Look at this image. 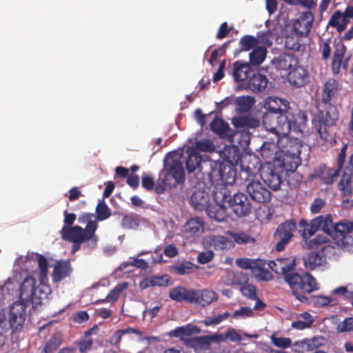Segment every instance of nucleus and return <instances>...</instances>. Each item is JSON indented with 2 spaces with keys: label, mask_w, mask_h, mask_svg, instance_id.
<instances>
[{
  "label": "nucleus",
  "mask_w": 353,
  "mask_h": 353,
  "mask_svg": "<svg viewBox=\"0 0 353 353\" xmlns=\"http://www.w3.org/2000/svg\"><path fill=\"white\" fill-rule=\"evenodd\" d=\"M31 259L37 263V269L33 271L32 275L23 280L19 288V302L26 305L39 303L41 300L47 299L51 292L50 286L46 284L48 274L47 259L38 254H33Z\"/></svg>",
  "instance_id": "obj_1"
},
{
  "label": "nucleus",
  "mask_w": 353,
  "mask_h": 353,
  "mask_svg": "<svg viewBox=\"0 0 353 353\" xmlns=\"http://www.w3.org/2000/svg\"><path fill=\"white\" fill-rule=\"evenodd\" d=\"M183 153L174 151L169 153L164 160V169L160 172L156 192L163 193L166 188L179 184L184 179Z\"/></svg>",
  "instance_id": "obj_2"
},
{
  "label": "nucleus",
  "mask_w": 353,
  "mask_h": 353,
  "mask_svg": "<svg viewBox=\"0 0 353 353\" xmlns=\"http://www.w3.org/2000/svg\"><path fill=\"white\" fill-rule=\"evenodd\" d=\"M97 228V223L91 220L89 221L84 230L80 226L70 228L65 225L61 230L62 236L64 239L74 243L72 252L74 253L79 249V245L86 241H88V245L90 248L96 246L97 238L94 235V232Z\"/></svg>",
  "instance_id": "obj_3"
},
{
  "label": "nucleus",
  "mask_w": 353,
  "mask_h": 353,
  "mask_svg": "<svg viewBox=\"0 0 353 353\" xmlns=\"http://www.w3.org/2000/svg\"><path fill=\"white\" fill-rule=\"evenodd\" d=\"M289 114L266 113L263 117V125L267 131L275 136L278 143L282 137H286L291 129Z\"/></svg>",
  "instance_id": "obj_4"
},
{
  "label": "nucleus",
  "mask_w": 353,
  "mask_h": 353,
  "mask_svg": "<svg viewBox=\"0 0 353 353\" xmlns=\"http://www.w3.org/2000/svg\"><path fill=\"white\" fill-rule=\"evenodd\" d=\"M280 68L289 70L288 81L294 86L301 87L308 81V74L291 54H286L279 61Z\"/></svg>",
  "instance_id": "obj_5"
},
{
  "label": "nucleus",
  "mask_w": 353,
  "mask_h": 353,
  "mask_svg": "<svg viewBox=\"0 0 353 353\" xmlns=\"http://www.w3.org/2000/svg\"><path fill=\"white\" fill-rule=\"evenodd\" d=\"M288 285L292 289L294 295L301 302L305 301L307 299L305 296L298 294L296 290H301L304 292L310 293L319 289L314 278L307 273L303 275L297 273L294 274L292 280L288 279Z\"/></svg>",
  "instance_id": "obj_6"
},
{
  "label": "nucleus",
  "mask_w": 353,
  "mask_h": 353,
  "mask_svg": "<svg viewBox=\"0 0 353 353\" xmlns=\"http://www.w3.org/2000/svg\"><path fill=\"white\" fill-rule=\"evenodd\" d=\"M353 232V221H343L334 225L330 235L333 238L336 244L340 247L349 249V245L353 241L350 234Z\"/></svg>",
  "instance_id": "obj_7"
},
{
  "label": "nucleus",
  "mask_w": 353,
  "mask_h": 353,
  "mask_svg": "<svg viewBox=\"0 0 353 353\" xmlns=\"http://www.w3.org/2000/svg\"><path fill=\"white\" fill-rule=\"evenodd\" d=\"M214 198L216 205L206 209L207 214L212 219L219 222L223 221L227 217L226 210L228 206L225 201L228 198V190H215L214 192Z\"/></svg>",
  "instance_id": "obj_8"
},
{
  "label": "nucleus",
  "mask_w": 353,
  "mask_h": 353,
  "mask_svg": "<svg viewBox=\"0 0 353 353\" xmlns=\"http://www.w3.org/2000/svg\"><path fill=\"white\" fill-rule=\"evenodd\" d=\"M268 267L279 274H281L285 281L288 283V279L292 280L294 274L295 266V259L294 257L279 258L276 260L269 261L267 264Z\"/></svg>",
  "instance_id": "obj_9"
},
{
  "label": "nucleus",
  "mask_w": 353,
  "mask_h": 353,
  "mask_svg": "<svg viewBox=\"0 0 353 353\" xmlns=\"http://www.w3.org/2000/svg\"><path fill=\"white\" fill-rule=\"evenodd\" d=\"M296 225L294 221H288L281 224L275 232V238L278 240L276 248L281 251L292 239L296 231Z\"/></svg>",
  "instance_id": "obj_10"
},
{
  "label": "nucleus",
  "mask_w": 353,
  "mask_h": 353,
  "mask_svg": "<svg viewBox=\"0 0 353 353\" xmlns=\"http://www.w3.org/2000/svg\"><path fill=\"white\" fill-rule=\"evenodd\" d=\"M228 208L231 207L234 212L239 216H246L250 212V204L247 196L242 193H236L231 197L228 194V198L225 201Z\"/></svg>",
  "instance_id": "obj_11"
},
{
  "label": "nucleus",
  "mask_w": 353,
  "mask_h": 353,
  "mask_svg": "<svg viewBox=\"0 0 353 353\" xmlns=\"http://www.w3.org/2000/svg\"><path fill=\"white\" fill-rule=\"evenodd\" d=\"M26 304L21 302H15L10 309L9 322L12 328L19 329L23 325L26 320Z\"/></svg>",
  "instance_id": "obj_12"
},
{
  "label": "nucleus",
  "mask_w": 353,
  "mask_h": 353,
  "mask_svg": "<svg viewBox=\"0 0 353 353\" xmlns=\"http://www.w3.org/2000/svg\"><path fill=\"white\" fill-rule=\"evenodd\" d=\"M247 192L253 200L259 203L269 201L270 192L263 187L259 181H250L247 185Z\"/></svg>",
  "instance_id": "obj_13"
},
{
  "label": "nucleus",
  "mask_w": 353,
  "mask_h": 353,
  "mask_svg": "<svg viewBox=\"0 0 353 353\" xmlns=\"http://www.w3.org/2000/svg\"><path fill=\"white\" fill-rule=\"evenodd\" d=\"M190 303H196L201 306L209 305L217 299L216 293L212 290H192Z\"/></svg>",
  "instance_id": "obj_14"
},
{
  "label": "nucleus",
  "mask_w": 353,
  "mask_h": 353,
  "mask_svg": "<svg viewBox=\"0 0 353 353\" xmlns=\"http://www.w3.org/2000/svg\"><path fill=\"white\" fill-rule=\"evenodd\" d=\"M264 107L269 111L268 113H278L283 114L287 113L289 108V103L282 99L271 97L265 100Z\"/></svg>",
  "instance_id": "obj_15"
},
{
  "label": "nucleus",
  "mask_w": 353,
  "mask_h": 353,
  "mask_svg": "<svg viewBox=\"0 0 353 353\" xmlns=\"http://www.w3.org/2000/svg\"><path fill=\"white\" fill-rule=\"evenodd\" d=\"M236 170L232 165H223L219 171V176L221 183L216 186V190H226L225 188L222 189L221 185H231L234 183L236 181Z\"/></svg>",
  "instance_id": "obj_16"
},
{
  "label": "nucleus",
  "mask_w": 353,
  "mask_h": 353,
  "mask_svg": "<svg viewBox=\"0 0 353 353\" xmlns=\"http://www.w3.org/2000/svg\"><path fill=\"white\" fill-rule=\"evenodd\" d=\"M323 339L321 337H314L296 341L293 344V351L295 352H304L316 349L323 345Z\"/></svg>",
  "instance_id": "obj_17"
},
{
  "label": "nucleus",
  "mask_w": 353,
  "mask_h": 353,
  "mask_svg": "<svg viewBox=\"0 0 353 353\" xmlns=\"http://www.w3.org/2000/svg\"><path fill=\"white\" fill-rule=\"evenodd\" d=\"M206 247L215 250H224L233 245L232 241L223 236H208L204 239Z\"/></svg>",
  "instance_id": "obj_18"
},
{
  "label": "nucleus",
  "mask_w": 353,
  "mask_h": 353,
  "mask_svg": "<svg viewBox=\"0 0 353 353\" xmlns=\"http://www.w3.org/2000/svg\"><path fill=\"white\" fill-rule=\"evenodd\" d=\"M72 271L69 262L65 261H57L53 265L52 279L54 283L59 282L68 276Z\"/></svg>",
  "instance_id": "obj_19"
},
{
  "label": "nucleus",
  "mask_w": 353,
  "mask_h": 353,
  "mask_svg": "<svg viewBox=\"0 0 353 353\" xmlns=\"http://www.w3.org/2000/svg\"><path fill=\"white\" fill-rule=\"evenodd\" d=\"M345 50L343 44H336L332 61V70L336 74L339 72L341 68L345 70L347 68V59H344Z\"/></svg>",
  "instance_id": "obj_20"
},
{
  "label": "nucleus",
  "mask_w": 353,
  "mask_h": 353,
  "mask_svg": "<svg viewBox=\"0 0 353 353\" xmlns=\"http://www.w3.org/2000/svg\"><path fill=\"white\" fill-rule=\"evenodd\" d=\"M203 230V221L199 218L190 219L184 225V232L189 237L199 236Z\"/></svg>",
  "instance_id": "obj_21"
},
{
  "label": "nucleus",
  "mask_w": 353,
  "mask_h": 353,
  "mask_svg": "<svg viewBox=\"0 0 353 353\" xmlns=\"http://www.w3.org/2000/svg\"><path fill=\"white\" fill-rule=\"evenodd\" d=\"M251 72L250 64L236 61L233 65V76L236 81H243L246 80Z\"/></svg>",
  "instance_id": "obj_22"
},
{
  "label": "nucleus",
  "mask_w": 353,
  "mask_h": 353,
  "mask_svg": "<svg viewBox=\"0 0 353 353\" xmlns=\"http://www.w3.org/2000/svg\"><path fill=\"white\" fill-rule=\"evenodd\" d=\"M186 154L188 155L185 160L187 170L189 172H194L199 168L201 161V157L195 151L194 147H188L186 150Z\"/></svg>",
  "instance_id": "obj_23"
},
{
  "label": "nucleus",
  "mask_w": 353,
  "mask_h": 353,
  "mask_svg": "<svg viewBox=\"0 0 353 353\" xmlns=\"http://www.w3.org/2000/svg\"><path fill=\"white\" fill-rule=\"evenodd\" d=\"M191 203L194 208L197 210L207 209L208 208L209 195L203 191H195L191 196Z\"/></svg>",
  "instance_id": "obj_24"
},
{
  "label": "nucleus",
  "mask_w": 353,
  "mask_h": 353,
  "mask_svg": "<svg viewBox=\"0 0 353 353\" xmlns=\"http://www.w3.org/2000/svg\"><path fill=\"white\" fill-rule=\"evenodd\" d=\"M268 79L265 76L260 74H254L248 81V87L254 91H261L268 85Z\"/></svg>",
  "instance_id": "obj_25"
},
{
  "label": "nucleus",
  "mask_w": 353,
  "mask_h": 353,
  "mask_svg": "<svg viewBox=\"0 0 353 353\" xmlns=\"http://www.w3.org/2000/svg\"><path fill=\"white\" fill-rule=\"evenodd\" d=\"M200 332V330L192 325L188 324L185 326L179 327L170 332V335L175 337H179L181 339H185L186 336H189L193 334H197Z\"/></svg>",
  "instance_id": "obj_26"
},
{
  "label": "nucleus",
  "mask_w": 353,
  "mask_h": 353,
  "mask_svg": "<svg viewBox=\"0 0 353 353\" xmlns=\"http://www.w3.org/2000/svg\"><path fill=\"white\" fill-rule=\"evenodd\" d=\"M221 155L223 158L230 163L229 165L236 164L239 159V151L237 147L234 145L226 146L221 151Z\"/></svg>",
  "instance_id": "obj_27"
},
{
  "label": "nucleus",
  "mask_w": 353,
  "mask_h": 353,
  "mask_svg": "<svg viewBox=\"0 0 353 353\" xmlns=\"http://www.w3.org/2000/svg\"><path fill=\"white\" fill-rule=\"evenodd\" d=\"M192 294V290L183 287H176L170 292V297L176 301H187L190 303Z\"/></svg>",
  "instance_id": "obj_28"
},
{
  "label": "nucleus",
  "mask_w": 353,
  "mask_h": 353,
  "mask_svg": "<svg viewBox=\"0 0 353 353\" xmlns=\"http://www.w3.org/2000/svg\"><path fill=\"white\" fill-rule=\"evenodd\" d=\"M267 55V50L263 47L254 48L250 53V62L252 65H259L265 60Z\"/></svg>",
  "instance_id": "obj_29"
},
{
  "label": "nucleus",
  "mask_w": 353,
  "mask_h": 353,
  "mask_svg": "<svg viewBox=\"0 0 353 353\" xmlns=\"http://www.w3.org/2000/svg\"><path fill=\"white\" fill-rule=\"evenodd\" d=\"M277 150L276 143H265L261 148V154L264 158L270 160H279L281 157L278 154Z\"/></svg>",
  "instance_id": "obj_30"
},
{
  "label": "nucleus",
  "mask_w": 353,
  "mask_h": 353,
  "mask_svg": "<svg viewBox=\"0 0 353 353\" xmlns=\"http://www.w3.org/2000/svg\"><path fill=\"white\" fill-rule=\"evenodd\" d=\"M339 88V83L335 79H329L327 81H326L323 88V100L325 102L328 101L332 97L335 95Z\"/></svg>",
  "instance_id": "obj_31"
},
{
  "label": "nucleus",
  "mask_w": 353,
  "mask_h": 353,
  "mask_svg": "<svg viewBox=\"0 0 353 353\" xmlns=\"http://www.w3.org/2000/svg\"><path fill=\"white\" fill-rule=\"evenodd\" d=\"M210 128L214 132L220 136L230 137L228 125L219 118L216 117L210 123Z\"/></svg>",
  "instance_id": "obj_32"
},
{
  "label": "nucleus",
  "mask_w": 353,
  "mask_h": 353,
  "mask_svg": "<svg viewBox=\"0 0 353 353\" xmlns=\"http://www.w3.org/2000/svg\"><path fill=\"white\" fill-rule=\"evenodd\" d=\"M323 222V217H317L308 224L307 227L301 232L302 237L306 240L311 237L321 227Z\"/></svg>",
  "instance_id": "obj_33"
},
{
  "label": "nucleus",
  "mask_w": 353,
  "mask_h": 353,
  "mask_svg": "<svg viewBox=\"0 0 353 353\" xmlns=\"http://www.w3.org/2000/svg\"><path fill=\"white\" fill-rule=\"evenodd\" d=\"M232 124L236 128H254L259 125V121L246 117H236L232 119Z\"/></svg>",
  "instance_id": "obj_34"
},
{
  "label": "nucleus",
  "mask_w": 353,
  "mask_h": 353,
  "mask_svg": "<svg viewBox=\"0 0 353 353\" xmlns=\"http://www.w3.org/2000/svg\"><path fill=\"white\" fill-rule=\"evenodd\" d=\"M263 179L265 183L272 189L276 190L279 189L281 179L278 174L274 172L263 173Z\"/></svg>",
  "instance_id": "obj_35"
},
{
  "label": "nucleus",
  "mask_w": 353,
  "mask_h": 353,
  "mask_svg": "<svg viewBox=\"0 0 353 353\" xmlns=\"http://www.w3.org/2000/svg\"><path fill=\"white\" fill-rule=\"evenodd\" d=\"M313 322L311 315L307 312L302 314L300 319L294 321L292 327L297 330H303L309 327Z\"/></svg>",
  "instance_id": "obj_36"
},
{
  "label": "nucleus",
  "mask_w": 353,
  "mask_h": 353,
  "mask_svg": "<svg viewBox=\"0 0 353 353\" xmlns=\"http://www.w3.org/2000/svg\"><path fill=\"white\" fill-rule=\"evenodd\" d=\"M325 262V259L320 254L312 252L305 259V265L311 269L321 266Z\"/></svg>",
  "instance_id": "obj_37"
},
{
  "label": "nucleus",
  "mask_w": 353,
  "mask_h": 353,
  "mask_svg": "<svg viewBox=\"0 0 353 353\" xmlns=\"http://www.w3.org/2000/svg\"><path fill=\"white\" fill-rule=\"evenodd\" d=\"M237 265L243 269H250L254 272L256 268H259L261 259H239L236 261Z\"/></svg>",
  "instance_id": "obj_38"
},
{
  "label": "nucleus",
  "mask_w": 353,
  "mask_h": 353,
  "mask_svg": "<svg viewBox=\"0 0 353 353\" xmlns=\"http://www.w3.org/2000/svg\"><path fill=\"white\" fill-rule=\"evenodd\" d=\"M286 28L293 30L295 34L305 36L311 28V23H287Z\"/></svg>",
  "instance_id": "obj_39"
},
{
  "label": "nucleus",
  "mask_w": 353,
  "mask_h": 353,
  "mask_svg": "<svg viewBox=\"0 0 353 353\" xmlns=\"http://www.w3.org/2000/svg\"><path fill=\"white\" fill-rule=\"evenodd\" d=\"M259 268H256L253 272L254 276L259 280L270 281L272 279L271 273H270L265 268L266 263L261 260Z\"/></svg>",
  "instance_id": "obj_40"
},
{
  "label": "nucleus",
  "mask_w": 353,
  "mask_h": 353,
  "mask_svg": "<svg viewBox=\"0 0 353 353\" xmlns=\"http://www.w3.org/2000/svg\"><path fill=\"white\" fill-rule=\"evenodd\" d=\"M339 119V110L334 105H329L327 110L325 118V125H332L336 123Z\"/></svg>",
  "instance_id": "obj_41"
},
{
  "label": "nucleus",
  "mask_w": 353,
  "mask_h": 353,
  "mask_svg": "<svg viewBox=\"0 0 353 353\" xmlns=\"http://www.w3.org/2000/svg\"><path fill=\"white\" fill-rule=\"evenodd\" d=\"M336 330L338 333L353 332V318H346L337 323Z\"/></svg>",
  "instance_id": "obj_42"
},
{
  "label": "nucleus",
  "mask_w": 353,
  "mask_h": 353,
  "mask_svg": "<svg viewBox=\"0 0 353 353\" xmlns=\"http://www.w3.org/2000/svg\"><path fill=\"white\" fill-rule=\"evenodd\" d=\"M225 341L229 340L233 343H240L243 340V334L241 330L234 328L228 329L225 333Z\"/></svg>",
  "instance_id": "obj_43"
},
{
  "label": "nucleus",
  "mask_w": 353,
  "mask_h": 353,
  "mask_svg": "<svg viewBox=\"0 0 353 353\" xmlns=\"http://www.w3.org/2000/svg\"><path fill=\"white\" fill-rule=\"evenodd\" d=\"M307 121V117L303 112H299L294 121L293 123H291V129H294L295 131H303L305 123Z\"/></svg>",
  "instance_id": "obj_44"
},
{
  "label": "nucleus",
  "mask_w": 353,
  "mask_h": 353,
  "mask_svg": "<svg viewBox=\"0 0 353 353\" xmlns=\"http://www.w3.org/2000/svg\"><path fill=\"white\" fill-rule=\"evenodd\" d=\"M339 188L343 191L344 194H350L352 191V177L349 174H343L340 182L339 183Z\"/></svg>",
  "instance_id": "obj_45"
},
{
  "label": "nucleus",
  "mask_w": 353,
  "mask_h": 353,
  "mask_svg": "<svg viewBox=\"0 0 353 353\" xmlns=\"http://www.w3.org/2000/svg\"><path fill=\"white\" fill-rule=\"evenodd\" d=\"M272 343L277 347L285 349L292 344L291 339L287 337H278L274 334L270 336Z\"/></svg>",
  "instance_id": "obj_46"
},
{
  "label": "nucleus",
  "mask_w": 353,
  "mask_h": 353,
  "mask_svg": "<svg viewBox=\"0 0 353 353\" xmlns=\"http://www.w3.org/2000/svg\"><path fill=\"white\" fill-rule=\"evenodd\" d=\"M239 109L242 112L248 111L254 103V100L251 97H241L237 99Z\"/></svg>",
  "instance_id": "obj_47"
},
{
  "label": "nucleus",
  "mask_w": 353,
  "mask_h": 353,
  "mask_svg": "<svg viewBox=\"0 0 353 353\" xmlns=\"http://www.w3.org/2000/svg\"><path fill=\"white\" fill-rule=\"evenodd\" d=\"M234 241L239 244L253 243L254 239L245 232H231Z\"/></svg>",
  "instance_id": "obj_48"
},
{
  "label": "nucleus",
  "mask_w": 353,
  "mask_h": 353,
  "mask_svg": "<svg viewBox=\"0 0 353 353\" xmlns=\"http://www.w3.org/2000/svg\"><path fill=\"white\" fill-rule=\"evenodd\" d=\"M253 316V309L250 307H241L234 311L232 314V318L235 319H244Z\"/></svg>",
  "instance_id": "obj_49"
},
{
  "label": "nucleus",
  "mask_w": 353,
  "mask_h": 353,
  "mask_svg": "<svg viewBox=\"0 0 353 353\" xmlns=\"http://www.w3.org/2000/svg\"><path fill=\"white\" fill-rule=\"evenodd\" d=\"M195 151L196 150L201 151V152H212L214 150V146L212 144V143L208 140H201L199 141L196 142L195 143Z\"/></svg>",
  "instance_id": "obj_50"
},
{
  "label": "nucleus",
  "mask_w": 353,
  "mask_h": 353,
  "mask_svg": "<svg viewBox=\"0 0 353 353\" xmlns=\"http://www.w3.org/2000/svg\"><path fill=\"white\" fill-rule=\"evenodd\" d=\"M240 43L243 50H249L252 48H256L259 41L253 37L245 36L241 39Z\"/></svg>",
  "instance_id": "obj_51"
},
{
  "label": "nucleus",
  "mask_w": 353,
  "mask_h": 353,
  "mask_svg": "<svg viewBox=\"0 0 353 353\" xmlns=\"http://www.w3.org/2000/svg\"><path fill=\"white\" fill-rule=\"evenodd\" d=\"M97 218L100 221H103L109 217L110 212L107 205L104 201H99L97 207Z\"/></svg>",
  "instance_id": "obj_52"
},
{
  "label": "nucleus",
  "mask_w": 353,
  "mask_h": 353,
  "mask_svg": "<svg viewBox=\"0 0 353 353\" xmlns=\"http://www.w3.org/2000/svg\"><path fill=\"white\" fill-rule=\"evenodd\" d=\"M230 316V314L229 312H225L213 317H208L203 321V323L206 326L217 325L222 321L225 320Z\"/></svg>",
  "instance_id": "obj_53"
},
{
  "label": "nucleus",
  "mask_w": 353,
  "mask_h": 353,
  "mask_svg": "<svg viewBox=\"0 0 353 353\" xmlns=\"http://www.w3.org/2000/svg\"><path fill=\"white\" fill-rule=\"evenodd\" d=\"M128 287L127 283H122L117 285L108 295L107 299L108 301H116L121 292L126 289Z\"/></svg>",
  "instance_id": "obj_54"
},
{
  "label": "nucleus",
  "mask_w": 353,
  "mask_h": 353,
  "mask_svg": "<svg viewBox=\"0 0 353 353\" xmlns=\"http://www.w3.org/2000/svg\"><path fill=\"white\" fill-rule=\"evenodd\" d=\"M194 343L196 347L204 350L208 349L211 345L209 335L196 337Z\"/></svg>",
  "instance_id": "obj_55"
},
{
  "label": "nucleus",
  "mask_w": 353,
  "mask_h": 353,
  "mask_svg": "<svg viewBox=\"0 0 353 353\" xmlns=\"http://www.w3.org/2000/svg\"><path fill=\"white\" fill-rule=\"evenodd\" d=\"M92 332V330H90L86 332L85 337L83 339H82L79 344V350L81 352L85 353L87 352L88 350H90L92 343V340L90 337V333Z\"/></svg>",
  "instance_id": "obj_56"
},
{
  "label": "nucleus",
  "mask_w": 353,
  "mask_h": 353,
  "mask_svg": "<svg viewBox=\"0 0 353 353\" xmlns=\"http://www.w3.org/2000/svg\"><path fill=\"white\" fill-rule=\"evenodd\" d=\"M241 292L243 296L250 299H255L256 297L255 288L250 284H246L241 288Z\"/></svg>",
  "instance_id": "obj_57"
},
{
  "label": "nucleus",
  "mask_w": 353,
  "mask_h": 353,
  "mask_svg": "<svg viewBox=\"0 0 353 353\" xmlns=\"http://www.w3.org/2000/svg\"><path fill=\"white\" fill-rule=\"evenodd\" d=\"M152 279L154 286H168L170 284V278L168 275L152 276Z\"/></svg>",
  "instance_id": "obj_58"
},
{
  "label": "nucleus",
  "mask_w": 353,
  "mask_h": 353,
  "mask_svg": "<svg viewBox=\"0 0 353 353\" xmlns=\"http://www.w3.org/2000/svg\"><path fill=\"white\" fill-rule=\"evenodd\" d=\"M136 332H137V331L135 330H134L132 328H130V327L118 330L112 336L111 341L113 343H117L121 341L123 335L127 334H132V333H136Z\"/></svg>",
  "instance_id": "obj_59"
},
{
  "label": "nucleus",
  "mask_w": 353,
  "mask_h": 353,
  "mask_svg": "<svg viewBox=\"0 0 353 353\" xmlns=\"http://www.w3.org/2000/svg\"><path fill=\"white\" fill-rule=\"evenodd\" d=\"M318 133L321 139H323L325 143H331L332 141V136L330 134L325 126V125H321L319 130Z\"/></svg>",
  "instance_id": "obj_60"
},
{
  "label": "nucleus",
  "mask_w": 353,
  "mask_h": 353,
  "mask_svg": "<svg viewBox=\"0 0 353 353\" xmlns=\"http://www.w3.org/2000/svg\"><path fill=\"white\" fill-rule=\"evenodd\" d=\"M213 256L214 253L212 252V251L208 250L199 254L197 256V261L199 263L201 264H205L212 261Z\"/></svg>",
  "instance_id": "obj_61"
},
{
  "label": "nucleus",
  "mask_w": 353,
  "mask_h": 353,
  "mask_svg": "<svg viewBox=\"0 0 353 353\" xmlns=\"http://www.w3.org/2000/svg\"><path fill=\"white\" fill-rule=\"evenodd\" d=\"M327 241V238L325 236L318 235L314 239L310 241L308 243L310 248H315L316 246L325 243Z\"/></svg>",
  "instance_id": "obj_62"
},
{
  "label": "nucleus",
  "mask_w": 353,
  "mask_h": 353,
  "mask_svg": "<svg viewBox=\"0 0 353 353\" xmlns=\"http://www.w3.org/2000/svg\"><path fill=\"white\" fill-rule=\"evenodd\" d=\"M338 176V171L334 170H329L326 172V176L323 177V181L326 184L333 183Z\"/></svg>",
  "instance_id": "obj_63"
},
{
  "label": "nucleus",
  "mask_w": 353,
  "mask_h": 353,
  "mask_svg": "<svg viewBox=\"0 0 353 353\" xmlns=\"http://www.w3.org/2000/svg\"><path fill=\"white\" fill-rule=\"evenodd\" d=\"M324 201L321 199H316L312 203L310 210L312 213H318L324 206Z\"/></svg>",
  "instance_id": "obj_64"
}]
</instances>
